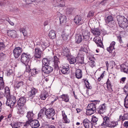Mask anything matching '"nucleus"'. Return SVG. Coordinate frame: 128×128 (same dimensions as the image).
<instances>
[{
	"label": "nucleus",
	"instance_id": "obj_1",
	"mask_svg": "<svg viewBox=\"0 0 128 128\" xmlns=\"http://www.w3.org/2000/svg\"><path fill=\"white\" fill-rule=\"evenodd\" d=\"M30 58V54H28L24 52L21 55V61L25 64L26 66V72H29L30 70V64L29 63Z\"/></svg>",
	"mask_w": 128,
	"mask_h": 128
},
{
	"label": "nucleus",
	"instance_id": "obj_2",
	"mask_svg": "<svg viewBox=\"0 0 128 128\" xmlns=\"http://www.w3.org/2000/svg\"><path fill=\"white\" fill-rule=\"evenodd\" d=\"M117 19L120 27L124 29L127 28L128 26V21L126 18L124 16H118Z\"/></svg>",
	"mask_w": 128,
	"mask_h": 128
},
{
	"label": "nucleus",
	"instance_id": "obj_3",
	"mask_svg": "<svg viewBox=\"0 0 128 128\" xmlns=\"http://www.w3.org/2000/svg\"><path fill=\"white\" fill-rule=\"evenodd\" d=\"M55 114V111L53 108H50L46 109L45 110V115L46 117L50 119L53 117Z\"/></svg>",
	"mask_w": 128,
	"mask_h": 128
},
{
	"label": "nucleus",
	"instance_id": "obj_4",
	"mask_svg": "<svg viewBox=\"0 0 128 128\" xmlns=\"http://www.w3.org/2000/svg\"><path fill=\"white\" fill-rule=\"evenodd\" d=\"M23 50L22 48L20 47H16L13 51L14 57L16 58H18Z\"/></svg>",
	"mask_w": 128,
	"mask_h": 128
},
{
	"label": "nucleus",
	"instance_id": "obj_5",
	"mask_svg": "<svg viewBox=\"0 0 128 128\" xmlns=\"http://www.w3.org/2000/svg\"><path fill=\"white\" fill-rule=\"evenodd\" d=\"M53 70V68L48 65L42 66V70L44 72L49 74Z\"/></svg>",
	"mask_w": 128,
	"mask_h": 128
},
{
	"label": "nucleus",
	"instance_id": "obj_6",
	"mask_svg": "<svg viewBox=\"0 0 128 128\" xmlns=\"http://www.w3.org/2000/svg\"><path fill=\"white\" fill-rule=\"evenodd\" d=\"M36 46L37 47L34 50V56L35 58H41L42 51L40 50V48L38 46V45L37 44Z\"/></svg>",
	"mask_w": 128,
	"mask_h": 128
},
{
	"label": "nucleus",
	"instance_id": "obj_7",
	"mask_svg": "<svg viewBox=\"0 0 128 128\" xmlns=\"http://www.w3.org/2000/svg\"><path fill=\"white\" fill-rule=\"evenodd\" d=\"M93 40L96 44L98 46L103 48L104 46L100 38L98 36H96L94 38Z\"/></svg>",
	"mask_w": 128,
	"mask_h": 128
},
{
	"label": "nucleus",
	"instance_id": "obj_8",
	"mask_svg": "<svg viewBox=\"0 0 128 128\" xmlns=\"http://www.w3.org/2000/svg\"><path fill=\"white\" fill-rule=\"evenodd\" d=\"M29 124L32 127L34 128H37L40 126L38 121L36 120H32L27 123Z\"/></svg>",
	"mask_w": 128,
	"mask_h": 128
},
{
	"label": "nucleus",
	"instance_id": "obj_9",
	"mask_svg": "<svg viewBox=\"0 0 128 128\" xmlns=\"http://www.w3.org/2000/svg\"><path fill=\"white\" fill-rule=\"evenodd\" d=\"M83 124L86 128H92L93 125L92 123L87 119L84 120Z\"/></svg>",
	"mask_w": 128,
	"mask_h": 128
},
{
	"label": "nucleus",
	"instance_id": "obj_10",
	"mask_svg": "<svg viewBox=\"0 0 128 128\" xmlns=\"http://www.w3.org/2000/svg\"><path fill=\"white\" fill-rule=\"evenodd\" d=\"M69 65L68 64H66L63 66L61 70V72L64 74H68L69 73Z\"/></svg>",
	"mask_w": 128,
	"mask_h": 128
},
{
	"label": "nucleus",
	"instance_id": "obj_11",
	"mask_svg": "<svg viewBox=\"0 0 128 128\" xmlns=\"http://www.w3.org/2000/svg\"><path fill=\"white\" fill-rule=\"evenodd\" d=\"M38 92L36 89L34 88H32L31 90L28 92V95L29 97L30 98H32L36 94V93Z\"/></svg>",
	"mask_w": 128,
	"mask_h": 128
},
{
	"label": "nucleus",
	"instance_id": "obj_12",
	"mask_svg": "<svg viewBox=\"0 0 128 128\" xmlns=\"http://www.w3.org/2000/svg\"><path fill=\"white\" fill-rule=\"evenodd\" d=\"M26 98H20L17 102V104L20 106H24V105L26 102Z\"/></svg>",
	"mask_w": 128,
	"mask_h": 128
},
{
	"label": "nucleus",
	"instance_id": "obj_13",
	"mask_svg": "<svg viewBox=\"0 0 128 128\" xmlns=\"http://www.w3.org/2000/svg\"><path fill=\"white\" fill-rule=\"evenodd\" d=\"M105 104H104L100 105L97 109V112L100 114H103L105 112Z\"/></svg>",
	"mask_w": 128,
	"mask_h": 128
},
{
	"label": "nucleus",
	"instance_id": "obj_14",
	"mask_svg": "<svg viewBox=\"0 0 128 128\" xmlns=\"http://www.w3.org/2000/svg\"><path fill=\"white\" fill-rule=\"evenodd\" d=\"M70 52L69 50L66 47L62 48V55L64 56L68 57L70 55Z\"/></svg>",
	"mask_w": 128,
	"mask_h": 128
},
{
	"label": "nucleus",
	"instance_id": "obj_15",
	"mask_svg": "<svg viewBox=\"0 0 128 128\" xmlns=\"http://www.w3.org/2000/svg\"><path fill=\"white\" fill-rule=\"evenodd\" d=\"M103 121L101 126H107L110 122V118L108 116H105L103 118Z\"/></svg>",
	"mask_w": 128,
	"mask_h": 128
},
{
	"label": "nucleus",
	"instance_id": "obj_16",
	"mask_svg": "<svg viewBox=\"0 0 128 128\" xmlns=\"http://www.w3.org/2000/svg\"><path fill=\"white\" fill-rule=\"evenodd\" d=\"M34 115V114L33 113L32 111H29L27 112L26 117L27 118L28 120L26 122L27 123L33 120Z\"/></svg>",
	"mask_w": 128,
	"mask_h": 128
},
{
	"label": "nucleus",
	"instance_id": "obj_17",
	"mask_svg": "<svg viewBox=\"0 0 128 128\" xmlns=\"http://www.w3.org/2000/svg\"><path fill=\"white\" fill-rule=\"evenodd\" d=\"M62 117L63 122L64 123L68 124L70 121L67 117L64 111H62Z\"/></svg>",
	"mask_w": 128,
	"mask_h": 128
},
{
	"label": "nucleus",
	"instance_id": "obj_18",
	"mask_svg": "<svg viewBox=\"0 0 128 128\" xmlns=\"http://www.w3.org/2000/svg\"><path fill=\"white\" fill-rule=\"evenodd\" d=\"M16 32L14 30H9L8 31L7 34L12 38H16Z\"/></svg>",
	"mask_w": 128,
	"mask_h": 128
},
{
	"label": "nucleus",
	"instance_id": "obj_19",
	"mask_svg": "<svg viewBox=\"0 0 128 128\" xmlns=\"http://www.w3.org/2000/svg\"><path fill=\"white\" fill-rule=\"evenodd\" d=\"M121 70L122 71L128 74V63L121 65Z\"/></svg>",
	"mask_w": 128,
	"mask_h": 128
},
{
	"label": "nucleus",
	"instance_id": "obj_20",
	"mask_svg": "<svg viewBox=\"0 0 128 128\" xmlns=\"http://www.w3.org/2000/svg\"><path fill=\"white\" fill-rule=\"evenodd\" d=\"M115 42L114 41L112 42L110 44V46L107 48V50L110 53H112L114 50V52L115 51L114 50V46L115 44Z\"/></svg>",
	"mask_w": 128,
	"mask_h": 128
},
{
	"label": "nucleus",
	"instance_id": "obj_21",
	"mask_svg": "<svg viewBox=\"0 0 128 128\" xmlns=\"http://www.w3.org/2000/svg\"><path fill=\"white\" fill-rule=\"evenodd\" d=\"M54 68L56 70H58L59 68L58 64L60 63V61L59 60V59L56 56H54Z\"/></svg>",
	"mask_w": 128,
	"mask_h": 128
},
{
	"label": "nucleus",
	"instance_id": "obj_22",
	"mask_svg": "<svg viewBox=\"0 0 128 128\" xmlns=\"http://www.w3.org/2000/svg\"><path fill=\"white\" fill-rule=\"evenodd\" d=\"M96 103H92L89 104L87 106V108L89 110H91L94 111L96 112Z\"/></svg>",
	"mask_w": 128,
	"mask_h": 128
},
{
	"label": "nucleus",
	"instance_id": "obj_23",
	"mask_svg": "<svg viewBox=\"0 0 128 128\" xmlns=\"http://www.w3.org/2000/svg\"><path fill=\"white\" fill-rule=\"evenodd\" d=\"M118 125V122L113 121H110L107 126L112 128L116 127Z\"/></svg>",
	"mask_w": 128,
	"mask_h": 128
},
{
	"label": "nucleus",
	"instance_id": "obj_24",
	"mask_svg": "<svg viewBox=\"0 0 128 128\" xmlns=\"http://www.w3.org/2000/svg\"><path fill=\"white\" fill-rule=\"evenodd\" d=\"M91 30L92 33L96 36H98L100 34V30L98 28L92 29H91Z\"/></svg>",
	"mask_w": 128,
	"mask_h": 128
},
{
	"label": "nucleus",
	"instance_id": "obj_25",
	"mask_svg": "<svg viewBox=\"0 0 128 128\" xmlns=\"http://www.w3.org/2000/svg\"><path fill=\"white\" fill-rule=\"evenodd\" d=\"M48 96L47 92L45 91H42L40 95V98L42 100H44Z\"/></svg>",
	"mask_w": 128,
	"mask_h": 128
},
{
	"label": "nucleus",
	"instance_id": "obj_26",
	"mask_svg": "<svg viewBox=\"0 0 128 128\" xmlns=\"http://www.w3.org/2000/svg\"><path fill=\"white\" fill-rule=\"evenodd\" d=\"M75 76L78 79L81 78L82 76L81 70L79 69L76 70L75 72Z\"/></svg>",
	"mask_w": 128,
	"mask_h": 128
},
{
	"label": "nucleus",
	"instance_id": "obj_27",
	"mask_svg": "<svg viewBox=\"0 0 128 128\" xmlns=\"http://www.w3.org/2000/svg\"><path fill=\"white\" fill-rule=\"evenodd\" d=\"M48 36L50 38L52 39H55L56 38L55 31L53 30L50 31L48 34Z\"/></svg>",
	"mask_w": 128,
	"mask_h": 128
},
{
	"label": "nucleus",
	"instance_id": "obj_28",
	"mask_svg": "<svg viewBox=\"0 0 128 128\" xmlns=\"http://www.w3.org/2000/svg\"><path fill=\"white\" fill-rule=\"evenodd\" d=\"M75 42L79 44L82 41L81 36L80 34H77L76 35L75 38Z\"/></svg>",
	"mask_w": 128,
	"mask_h": 128
},
{
	"label": "nucleus",
	"instance_id": "obj_29",
	"mask_svg": "<svg viewBox=\"0 0 128 128\" xmlns=\"http://www.w3.org/2000/svg\"><path fill=\"white\" fill-rule=\"evenodd\" d=\"M82 20V18L80 16L77 15L76 16L74 19V22L76 24H81V22Z\"/></svg>",
	"mask_w": 128,
	"mask_h": 128
},
{
	"label": "nucleus",
	"instance_id": "obj_30",
	"mask_svg": "<svg viewBox=\"0 0 128 128\" xmlns=\"http://www.w3.org/2000/svg\"><path fill=\"white\" fill-rule=\"evenodd\" d=\"M106 22V24H108L114 20L113 17L111 15L108 16L107 17H106L105 19Z\"/></svg>",
	"mask_w": 128,
	"mask_h": 128
},
{
	"label": "nucleus",
	"instance_id": "obj_31",
	"mask_svg": "<svg viewBox=\"0 0 128 128\" xmlns=\"http://www.w3.org/2000/svg\"><path fill=\"white\" fill-rule=\"evenodd\" d=\"M66 16H62L60 18V24L62 25V24H64L66 21Z\"/></svg>",
	"mask_w": 128,
	"mask_h": 128
},
{
	"label": "nucleus",
	"instance_id": "obj_32",
	"mask_svg": "<svg viewBox=\"0 0 128 128\" xmlns=\"http://www.w3.org/2000/svg\"><path fill=\"white\" fill-rule=\"evenodd\" d=\"M61 96L63 100L66 102H68L69 100V96L67 94H63Z\"/></svg>",
	"mask_w": 128,
	"mask_h": 128
},
{
	"label": "nucleus",
	"instance_id": "obj_33",
	"mask_svg": "<svg viewBox=\"0 0 128 128\" xmlns=\"http://www.w3.org/2000/svg\"><path fill=\"white\" fill-rule=\"evenodd\" d=\"M25 106H20L17 112L18 113L20 114H22L24 112Z\"/></svg>",
	"mask_w": 128,
	"mask_h": 128
},
{
	"label": "nucleus",
	"instance_id": "obj_34",
	"mask_svg": "<svg viewBox=\"0 0 128 128\" xmlns=\"http://www.w3.org/2000/svg\"><path fill=\"white\" fill-rule=\"evenodd\" d=\"M14 104L11 100H10L8 98L7 99L6 103V104L7 106L10 107V108H12Z\"/></svg>",
	"mask_w": 128,
	"mask_h": 128
},
{
	"label": "nucleus",
	"instance_id": "obj_35",
	"mask_svg": "<svg viewBox=\"0 0 128 128\" xmlns=\"http://www.w3.org/2000/svg\"><path fill=\"white\" fill-rule=\"evenodd\" d=\"M42 66L48 65L50 64V61L47 58H44L42 60Z\"/></svg>",
	"mask_w": 128,
	"mask_h": 128
},
{
	"label": "nucleus",
	"instance_id": "obj_36",
	"mask_svg": "<svg viewBox=\"0 0 128 128\" xmlns=\"http://www.w3.org/2000/svg\"><path fill=\"white\" fill-rule=\"evenodd\" d=\"M4 82L2 78L0 77V90H2L4 89Z\"/></svg>",
	"mask_w": 128,
	"mask_h": 128
},
{
	"label": "nucleus",
	"instance_id": "obj_37",
	"mask_svg": "<svg viewBox=\"0 0 128 128\" xmlns=\"http://www.w3.org/2000/svg\"><path fill=\"white\" fill-rule=\"evenodd\" d=\"M58 4H57L56 7H63L65 5V3L64 0H60L58 1Z\"/></svg>",
	"mask_w": 128,
	"mask_h": 128
},
{
	"label": "nucleus",
	"instance_id": "obj_38",
	"mask_svg": "<svg viewBox=\"0 0 128 128\" xmlns=\"http://www.w3.org/2000/svg\"><path fill=\"white\" fill-rule=\"evenodd\" d=\"M27 4H29L32 3V2H35L36 0L38 2H43L45 0H25Z\"/></svg>",
	"mask_w": 128,
	"mask_h": 128
},
{
	"label": "nucleus",
	"instance_id": "obj_39",
	"mask_svg": "<svg viewBox=\"0 0 128 128\" xmlns=\"http://www.w3.org/2000/svg\"><path fill=\"white\" fill-rule=\"evenodd\" d=\"M45 115V111L43 109H42L40 110L38 115V117H42L44 116Z\"/></svg>",
	"mask_w": 128,
	"mask_h": 128
},
{
	"label": "nucleus",
	"instance_id": "obj_40",
	"mask_svg": "<svg viewBox=\"0 0 128 128\" xmlns=\"http://www.w3.org/2000/svg\"><path fill=\"white\" fill-rule=\"evenodd\" d=\"M46 42H43L40 45H38V46L40 48V49L44 50L46 48L47 46V45H46Z\"/></svg>",
	"mask_w": 128,
	"mask_h": 128
},
{
	"label": "nucleus",
	"instance_id": "obj_41",
	"mask_svg": "<svg viewBox=\"0 0 128 128\" xmlns=\"http://www.w3.org/2000/svg\"><path fill=\"white\" fill-rule=\"evenodd\" d=\"M124 105L125 108H128V94L126 95L124 99Z\"/></svg>",
	"mask_w": 128,
	"mask_h": 128
},
{
	"label": "nucleus",
	"instance_id": "obj_42",
	"mask_svg": "<svg viewBox=\"0 0 128 128\" xmlns=\"http://www.w3.org/2000/svg\"><path fill=\"white\" fill-rule=\"evenodd\" d=\"M10 124L13 128H18L20 127V124L19 122H16L13 124L11 123Z\"/></svg>",
	"mask_w": 128,
	"mask_h": 128
},
{
	"label": "nucleus",
	"instance_id": "obj_43",
	"mask_svg": "<svg viewBox=\"0 0 128 128\" xmlns=\"http://www.w3.org/2000/svg\"><path fill=\"white\" fill-rule=\"evenodd\" d=\"M69 61L70 64H74L76 62V59L75 57H72L69 59Z\"/></svg>",
	"mask_w": 128,
	"mask_h": 128
},
{
	"label": "nucleus",
	"instance_id": "obj_44",
	"mask_svg": "<svg viewBox=\"0 0 128 128\" xmlns=\"http://www.w3.org/2000/svg\"><path fill=\"white\" fill-rule=\"evenodd\" d=\"M30 69V71L28 72L29 73L30 72L32 75H35L38 73V71L36 69L34 68L32 70H31Z\"/></svg>",
	"mask_w": 128,
	"mask_h": 128
},
{
	"label": "nucleus",
	"instance_id": "obj_45",
	"mask_svg": "<svg viewBox=\"0 0 128 128\" xmlns=\"http://www.w3.org/2000/svg\"><path fill=\"white\" fill-rule=\"evenodd\" d=\"M6 54L1 52L0 53V60L3 61L6 58Z\"/></svg>",
	"mask_w": 128,
	"mask_h": 128
},
{
	"label": "nucleus",
	"instance_id": "obj_46",
	"mask_svg": "<svg viewBox=\"0 0 128 128\" xmlns=\"http://www.w3.org/2000/svg\"><path fill=\"white\" fill-rule=\"evenodd\" d=\"M86 110V114L87 115L90 116L93 114L94 112H95L90 110H89L88 109V108H87Z\"/></svg>",
	"mask_w": 128,
	"mask_h": 128
},
{
	"label": "nucleus",
	"instance_id": "obj_47",
	"mask_svg": "<svg viewBox=\"0 0 128 128\" xmlns=\"http://www.w3.org/2000/svg\"><path fill=\"white\" fill-rule=\"evenodd\" d=\"M24 84V82L22 81L19 82L16 86H15V88H18Z\"/></svg>",
	"mask_w": 128,
	"mask_h": 128
},
{
	"label": "nucleus",
	"instance_id": "obj_48",
	"mask_svg": "<svg viewBox=\"0 0 128 128\" xmlns=\"http://www.w3.org/2000/svg\"><path fill=\"white\" fill-rule=\"evenodd\" d=\"M8 99L12 102L14 104L16 103V100L15 97L14 96H12L10 97Z\"/></svg>",
	"mask_w": 128,
	"mask_h": 128
},
{
	"label": "nucleus",
	"instance_id": "obj_49",
	"mask_svg": "<svg viewBox=\"0 0 128 128\" xmlns=\"http://www.w3.org/2000/svg\"><path fill=\"white\" fill-rule=\"evenodd\" d=\"M73 10V8H68L66 9V14H70L72 13Z\"/></svg>",
	"mask_w": 128,
	"mask_h": 128
},
{
	"label": "nucleus",
	"instance_id": "obj_50",
	"mask_svg": "<svg viewBox=\"0 0 128 128\" xmlns=\"http://www.w3.org/2000/svg\"><path fill=\"white\" fill-rule=\"evenodd\" d=\"M85 83L87 88L88 89H91L92 88V86H90V84L89 83L88 80H85Z\"/></svg>",
	"mask_w": 128,
	"mask_h": 128
},
{
	"label": "nucleus",
	"instance_id": "obj_51",
	"mask_svg": "<svg viewBox=\"0 0 128 128\" xmlns=\"http://www.w3.org/2000/svg\"><path fill=\"white\" fill-rule=\"evenodd\" d=\"M98 120V119L95 116H93L91 120V122L92 123H95Z\"/></svg>",
	"mask_w": 128,
	"mask_h": 128
},
{
	"label": "nucleus",
	"instance_id": "obj_52",
	"mask_svg": "<svg viewBox=\"0 0 128 128\" xmlns=\"http://www.w3.org/2000/svg\"><path fill=\"white\" fill-rule=\"evenodd\" d=\"M62 38L64 40H67L68 38V35L67 34H65L62 35Z\"/></svg>",
	"mask_w": 128,
	"mask_h": 128
},
{
	"label": "nucleus",
	"instance_id": "obj_53",
	"mask_svg": "<svg viewBox=\"0 0 128 128\" xmlns=\"http://www.w3.org/2000/svg\"><path fill=\"white\" fill-rule=\"evenodd\" d=\"M94 12L92 11H90L88 13L87 16V17L92 18L94 16Z\"/></svg>",
	"mask_w": 128,
	"mask_h": 128
},
{
	"label": "nucleus",
	"instance_id": "obj_54",
	"mask_svg": "<svg viewBox=\"0 0 128 128\" xmlns=\"http://www.w3.org/2000/svg\"><path fill=\"white\" fill-rule=\"evenodd\" d=\"M124 91L126 93L128 92V83H127L124 88Z\"/></svg>",
	"mask_w": 128,
	"mask_h": 128
},
{
	"label": "nucleus",
	"instance_id": "obj_55",
	"mask_svg": "<svg viewBox=\"0 0 128 128\" xmlns=\"http://www.w3.org/2000/svg\"><path fill=\"white\" fill-rule=\"evenodd\" d=\"M89 63L91 67L93 68L95 66V62L94 61L90 60V61H89Z\"/></svg>",
	"mask_w": 128,
	"mask_h": 128
},
{
	"label": "nucleus",
	"instance_id": "obj_56",
	"mask_svg": "<svg viewBox=\"0 0 128 128\" xmlns=\"http://www.w3.org/2000/svg\"><path fill=\"white\" fill-rule=\"evenodd\" d=\"M82 35L84 36H89L90 35V32L87 30H85L82 33Z\"/></svg>",
	"mask_w": 128,
	"mask_h": 128
},
{
	"label": "nucleus",
	"instance_id": "obj_57",
	"mask_svg": "<svg viewBox=\"0 0 128 128\" xmlns=\"http://www.w3.org/2000/svg\"><path fill=\"white\" fill-rule=\"evenodd\" d=\"M12 74L13 71L12 70L10 69L8 70L7 72V74L8 76H10Z\"/></svg>",
	"mask_w": 128,
	"mask_h": 128
},
{
	"label": "nucleus",
	"instance_id": "obj_58",
	"mask_svg": "<svg viewBox=\"0 0 128 128\" xmlns=\"http://www.w3.org/2000/svg\"><path fill=\"white\" fill-rule=\"evenodd\" d=\"M20 31L21 32H22L24 36H26L27 32H26L24 28H23L22 29H21L20 30Z\"/></svg>",
	"mask_w": 128,
	"mask_h": 128
},
{
	"label": "nucleus",
	"instance_id": "obj_59",
	"mask_svg": "<svg viewBox=\"0 0 128 128\" xmlns=\"http://www.w3.org/2000/svg\"><path fill=\"white\" fill-rule=\"evenodd\" d=\"M108 24H109L110 26V27H112L114 26L115 22L114 20H113L112 22H110Z\"/></svg>",
	"mask_w": 128,
	"mask_h": 128
},
{
	"label": "nucleus",
	"instance_id": "obj_60",
	"mask_svg": "<svg viewBox=\"0 0 128 128\" xmlns=\"http://www.w3.org/2000/svg\"><path fill=\"white\" fill-rule=\"evenodd\" d=\"M5 46L4 44L2 42H0V50L3 49Z\"/></svg>",
	"mask_w": 128,
	"mask_h": 128
},
{
	"label": "nucleus",
	"instance_id": "obj_61",
	"mask_svg": "<svg viewBox=\"0 0 128 128\" xmlns=\"http://www.w3.org/2000/svg\"><path fill=\"white\" fill-rule=\"evenodd\" d=\"M123 117L124 120L128 119V113L124 114Z\"/></svg>",
	"mask_w": 128,
	"mask_h": 128
},
{
	"label": "nucleus",
	"instance_id": "obj_62",
	"mask_svg": "<svg viewBox=\"0 0 128 128\" xmlns=\"http://www.w3.org/2000/svg\"><path fill=\"white\" fill-rule=\"evenodd\" d=\"M46 128L48 127V128H56V127L54 126L51 124H48L46 125Z\"/></svg>",
	"mask_w": 128,
	"mask_h": 128
},
{
	"label": "nucleus",
	"instance_id": "obj_63",
	"mask_svg": "<svg viewBox=\"0 0 128 128\" xmlns=\"http://www.w3.org/2000/svg\"><path fill=\"white\" fill-rule=\"evenodd\" d=\"M53 0V4L54 5H55V6L56 7V4H58V0Z\"/></svg>",
	"mask_w": 128,
	"mask_h": 128
},
{
	"label": "nucleus",
	"instance_id": "obj_64",
	"mask_svg": "<svg viewBox=\"0 0 128 128\" xmlns=\"http://www.w3.org/2000/svg\"><path fill=\"white\" fill-rule=\"evenodd\" d=\"M123 126L126 128L128 127V121H125L124 123Z\"/></svg>",
	"mask_w": 128,
	"mask_h": 128
}]
</instances>
